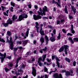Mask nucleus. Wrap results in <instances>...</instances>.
Segmentation results:
<instances>
[{
    "label": "nucleus",
    "mask_w": 78,
    "mask_h": 78,
    "mask_svg": "<svg viewBox=\"0 0 78 78\" xmlns=\"http://www.w3.org/2000/svg\"><path fill=\"white\" fill-rule=\"evenodd\" d=\"M40 11L41 12H40L39 11L37 12V13L39 15H41V16H43V15H44L45 16V12H47L48 10H47V7L46 6H44V8H43V10L42 11V9L41 8H40Z\"/></svg>",
    "instance_id": "obj_1"
},
{
    "label": "nucleus",
    "mask_w": 78,
    "mask_h": 78,
    "mask_svg": "<svg viewBox=\"0 0 78 78\" xmlns=\"http://www.w3.org/2000/svg\"><path fill=\"white\" fill-rule=\"evenodd\" d=\"M6 42L10 44V48L11 50H12L13 49V47H14V45H13V43H14V42L12 41V37H10V41H9V39H7Z\"/></svg>",
    "instance_id": "obj_2"
},
{
    "label": "nucleus",
    "mask_w": 78,
    "mask_h": 78,
    "mask_svg": "<svg viewBox=\"0 0 78 78\" xmlns=\"http://www.w3.org/2000/svg\"><path fill=\"white\" fill-rule=\"evenodd\" d=\"M28 17V15L27 14H24L21 15H20L19 17V20L20 21L22 20L23 19H26Z\"/></svg>",
    "instance_id": "obj_3"
},
{
    "label": "nucleus",
    "mask_w": 78,
    "mask_h": 78,
    "mask_svg": "<svg viewBox=\"0 0 78 78\" xmlns=\"http://www.w3.org/2000/svg\"><path fill=\"white\" fill-rule=\"evenodd\" d=\"M12 23V20H11V19H9L8 20H7V23H6L3 24V25L5 27H6L8 26V24L11 25Z\"/></svg>",
    "instance_id": "obj_4"
},
{
    "label": "nucleus",
    "mask_w": 78,
    "mask_h": 78,
    "mask_svg": "<svg viewBox=\"0 0 78 78\" xmlns=\"http://www.w3.org/2000/svg\"><path fill=\"white\" fill-rule=\"evenodd\" d=\"M6 54L5 53H4V55H3V54H2V53H0V55L1 56H2L1 57H0V59H1V62H2V63L3 62V61L5 58H6Z\"/></svg>",
    "instance_id": "obj_5"
},
{
    "label": "nucleus",
    "mask_w": 78,
    "mask_h": 78,
    "mask_svg": "<svg viewBox=\"0 0 78 78\" xmlns=\"http://www.w3.org/2000/svg\"><path fill=\"white\" fill-rule=\"evenodd\" d=\"M33 16L34 19L35 20H39V19H40L41 18V16L39 15H38L37 16L36 15H34Z\"/></svg>",
    "instance_id": "obj_6"
},
{
    "label": "nucleus",
    "mask_w": 78,
    "mask_h": 78,
    "mask_svg": "<svg viewBox=\"0 0 78 78\" xmlns=\"http://www.w3.org/2000/svg\"><path fill=\"white\" fill-rule=\"evenodd\" d=\"M29 33V30H27L26 34H24L23 33H22V36H23L24 37V39H26L27 38V37H25V36H26L27 37H28V34Z\"/></svg>",
    "instance_id": "obj_7"
},
{
    "label": "nucleus",
    "mask_w": 78,
    "mask_h": 78,
    "mask_svg": "<svg viewBox=\"0 0 78 78\" xmlns=\"http://www.w3.org/2000/svg\"><path fill=\"white\" fill-rule=\"evenodd\" d=\"M32 73L33 75H34V76H36V71L34 67H32Z\"/></svg>",
    "instance_id": "obj_8"
},
{
    "label": "nucleus",
    "mask_w": 78,
    "mask_h": 78,
    "mask_svg": "<svg viewBox=\"0 0 78 78\" xmlns=\"http://www.w3.org/2000/svg\"><path fill=\"white\" fill-rule=\"evenodd\" d=\"M36 25L35 26L36 28H37V33H39V27H38L39 26V23L37 22L36 23Z\"/></svg>",
    "instance_id": "obj_9"
},
{
    "label": "nucleus",
    "mask_w": 78,
    "mask_h": 78,
    "mask_svg": "<svg viewBox=\"0 0 78 78\" xmlns=\"http://www.w3.org/2000/svg\"><path fill=\"white\" fill-rule=\"evenodd\" d=\"M40 34L42 36H44L45 35V34L44 33V31L42 30V28H41L40 30Z\"/></svg>",
    "instance_id": "obj_10"
},
{
    "label": "nucleus",
    "mask_w": 78,
    "mask_h": 78,
    "mask_svg": "<svg viewBox=\"0 0 78 78\" xmlns=\"http://www.w3.org/2000/svg\"><path fill=\"white\" fill-rule=\"evenodd\" d=\"M55 59H56V61H57V64L58 66V68H59L60 65H59V62H58V61H59V58H58L57 57H56V58Z\"/></svg>",
    "instance_id": "obj_11"
},
{
    "label": "nucleus",
    "mask_w": 78,
    "mask_h": 78,
    "mask_svg": "<svg viewBox=\"0 0 78 78\" xmlns=\"http://www.w3.org/2000/svg\"><path fill=\"white\" fill-rule=\"evenodd\" d=\"M71 29L72 33L73 34H75V30H73V26L72 24L71 25Z\"/></svg>",
    "instance_id": "obj_12"
},
{
    "label": "nucleus",
    "mask_w": 78,
    "mask_h": 78,
    "mask_svg": "<svg viewBox=\"0 0 78 78\" xmlns=\"http://www.w3.org/2000/svg\"><path fill=\"white\" fill-rule=\"evenodd\" d=\"M40 41L41 42V44H43L44 42V37H41L40 39Z\"/></svg>",
    "instance_id": "obj_13"
},
{
    "label": "nucleus",
    "mask_w": 78,
    "mask_h": 78,
    "mask_svg": "<svg viewBox=\"0 0 78 78\" xmlns=\"http://www.w3.org/2000/svg\"><path fill=\"white\" fill-rule=\"evenodd\" d=\"M50 39L51 42H54V41H55V40H56L55 38L53 37H50Z\"/></svg>",
    "instance_id": "obj_14"
},
{
    "label": "nucleus",
    "mask_w": 78,
    "mask_h": 78,
    "mask_svg": "<svg viewBox=\"0 0 78 78\" xmlns=\"http://www.w3.org/2000/svg\"><path fill=\"white\" fill-rule=\"evenodd\" d=\"M17 19V17L15 15H14L12 18V20L13 21L16 20V19Z\"/></svg>",
    "instance_id": "obj_15"
},
{
    "label": "nucleus",
    "mask_w": 78,
    "mask_h": 78,
    "mask_svg": "<svg viewBox=\"0 0 78 78\" xmlns=\"http://www.w3.org/2000/svg\"><path fill=\"white\" fill-rule=\"evenodd\" d=\"M64 46L62 47L59 50V53H60V52H62V51H64Z\"/></svg>",
    "instance_id": "obj_16"
},
{
    "label": "nucleus",
    "mask_w": 78,
    "mask_h": 78,
    "mask_svg": "<svg viewBox=\"0 0 78 78\" xmlns=\"http://www.w3.org/2000/svg\"><path fill=\"white\" fill-rule=\"evenodd\" d=\"M71 8L72 9V10H73V11L74 14H75V13L76 12V9H75L74 7L72 6Z\"/></svg>",
    "instance_id": "obj_17"
},
{
    "label": "nucleus",
    "mask_w": 78,
    "mask_h": 78,
    "mask_svg": "<svg viewBox=\"0 0 78 78\" xmlns=\"http://www.w3.org/2000/svg\"><path fill=\"white\" fill-rule=\"evenodd\" d=\"M45 38L46 40V44H48V37L46 35H45Z\"/></svg>",
    "instance_id": "obj_18"
},
{
    "label": "nucleus",
    "mask_w": 78,
    "mask_h": 78,
    "mask_svg": "<svg viewBox=\"0 0 78 78\" xmlns=\"http://www.w3.org/2000/svg\"><path fill=\"white\" fill-rule=\"evenodd\" d=\"M46 56H47V55L45 54L44 55H43L42 56L43 62H44V60H45V58H46Z\"/></svg>",
    "instance_id": "obj_19"
},
{
    "label": "nucleus",
    "mask_w": 78,
    "mask_h": 78,
    "mask_svg": "<svg viewBox=\"0 0 78 78\" xmlns=\"http://www.w3.org/2000/svg\"><path fill=\"white\" fill-rule=\"evenodd\" d=\"M23 42V46H25L26 44H27L28 42V41L26 40V41H22Z\"/></svg>",
    "instance_id": "obj_20"
},
{
    "label": "nucleus",
    "mask_w": 78,
    "mask_h": 78,
    "mask_svg": "<svg viewBox=\"0 0 78 78\" xmlns=\"http://www.w3.org/2000/svg\"><path fill=\"white\" fill-rule=\"evenodd\" d=\"M58 1V2L59 3H58L56 2V3L57 5L58 6H59V7H60V8H61V5L60 4V1H59V0H57Z\"/></svg>",
    "instance_id": "obj_21"
},
{
    "label": "nucleus",
    "mask_w": 78,
    "mask_h": 78,
    "mask_svg": "<svg viewBox=\"0 0 78 78\" xmlns=\"http://www.w3.org/2000/svg\"><path fill=\"white\" fill-rule=\"evenodd\" d=\"M68 40H69V41H71V43H72V44L74 43V42H73V41L72 40V38H71V37L68 38Z\"/></svg>",
    "instance_id": "obj_22"
},
{
    "label": "nucleus",
    "mask_w": 78,
    "mask_h": 78,
    "mask_svg": "<svg viewBox=\"0 0 78 78\" xmlns=\"http://www.w3.org/2000/svg\"><path fill=\"white\" fill-rule=\"evenodd\" d=\"M53 77L55 78H58V73H56L54 74L53 76Z\"/></svg>",
    "instance_id": "obj_23"
},
{
    "label": "nucleus",
    "mask_w": 78,
    "mask_h": 78,
    "mask_svg": "<svg viewBox=\"0 0 78 78\" xmlns=\"http://www.w3.org/2000/svg\"><path fill=\"white\" fill-rule=\"evenodd\" d=\"M22 72H23V71H22L21 70H18V74H17L18 75H20V73H22Z\"/></svg>",
    "instance_id": "obj_24"
},
{
    "label": "nucleus",
    "mask_w": 78,
    "mask_h": 78,
    "mask_svg": "<svg viewBox=\"0 0 78 78\" xmlns=\"http://www.w3.org/2000/svg\"><path fill=\"white\" fill-rule=\"evenodd\" d=\"M65 60H66V61L68 62L69 63H70V59L68 58H65Z\"/></svg>",
    "instance_id": "obj_25"
},
{
    "label": "nucleus",
    "mask_w": 78,
    "mask_h": 78,
    "mask_svg": "<svg viewBox=\"0 0 78 78\" xmlns=\"http://www.w3.org/2000/svg\"><path fill=\"white\" fill-rule=\"evenodd\" d=\"M73 41L74 42H78V38H74L73 39Z\"/></svg>",
    "instance_id": "obj_26"
},
{
    "label": "nucleus",
    "mask_w": 78,
    "mask_h": 78,
    "mask_svg": "<svg viewBox=\"0 0 78 78\" xmlns=\"http://www.w3.org/2000/svg\"><path fill=\"white\" fill-rule=\"evenodd\" d=\"M31 55V52H28L26 54V55L27 56H26V57L28 56V55Z\"/></svg>",
    "instance_id": "obj_27"
},
{
    "label": "nucleus",
    "mask_w": 78,
    "mask_h": 78,
    "mask_svg": "<svg viewBox=\"0 0 78 78\" xmlns=\"http://www.w3.org/2000/svg\"><path fill=\"white\" fill-rule=\"evenodd\" d=\"M64 47L65 50H67V49H68L69 48V46L67 45H64Z\"/></svg>",
    "instance_id": "obj_28"
},
{
    "label": "nucleus",
    "mask_w": 78,
    "mask_h": 78,
    "mask_svg": "<svg viewBox=\"0 0 78 78\" xmlns=\"http://www.w3.org/2000/svg\"><path fill=\"white\" fill-rule=\"evenodd\" d=\"M66 8L65 9L64 11H65V12L66 14H68V11H67V8H66V6H65Z\"/></svg>",
    "instance_id": "obj_29"
},
{
    "label": "nucleus",
    "mask_w": 78,
    "mask_h": 78,
    "mask_svg": "<svg viewBox=\"0 0 78 78\" xmlns=\"http://www.w3.org/2000/svg\"><path fill=\"white\" fill-rule=\"evenodd\" d=\"M11 5H12V6H13V7H14V6H16V4H15V3H14L12 2H11Z\"/></svg>",
    "instance_id": "obj_30"
},
{
    "label": "nucleus",
    "mask_w": 78,
    "mask_h": 78,
    "mask_svg": "<svg viewBox=\"0 0 78 78\" xmlns=\"http://www.w3.org/2000/svg\"><path fill=\"white\" fill-rule=\"evenodd\" d=\"M66 76H68V75H70V72L67 71L66 73Z\"/></svg>",
    "instance_id": "obj_31"
},
{
    "label": "nucleus",
    "mask_w": 78,
    "mask_h": 78,
    "mask_svg": "<svg viewBox=\"0 0 78 78\" xmlns=\"http://www.w3.org/2000/svg\"><path fill=\"white\" fill-rule=\"evenodd\" d=\"M57 38L58 39H60L61 38V34L60 33L58 34V35L57 36Z\"/></svg>",
    "instance_id": "obj_32"
},
{
    "label": "nucleus",
    "mask_w": 78,
    "mask_h": 78,
    "mask_svg": "<svg viewBox=\"0 0 78 78\" xmlns=\"http://www.w3.org/2000/svg\"><path fill=\"white\" fill-rule=\"evenodd\" d=\"M57 56H56L55 55H52V60H53V59H55V58H56V57Z\"/></svg>",
    "instance_id": "obj_33"
},
{
    "label": "nucleus",
    "mask_w": 78,
    "mask_h": 78,
    "mask_svg": "<svg viewBox=\"0 0 78 78\" xmlns=\"http://www.w3.org/2000/svg\"><path fill=\"white\" fill-rule=\"evenodd\" d=\"M0 41L3 42H5V41L3 39H1V37H0Z\"/></svg>",
    "instance_id": "obj_34"
},
{
    "label": "nucleus",
    "mask_w": 78,
    "mask_h": 78,
    "mask_svg": "<svg viewBox=\"0 0 78 78\" xmlns=\"http://www.w3.org/2000/svg\"><path fill=\"white\" fill-rule=\"evenodd\" d=\"M7 34L8 36H11V32L9 31H8L7 32Z\"/></svg>",
    "instance_id": "obj_35"
},
{
    "label": "nucleus",
    "mask_w": 78,
    "mask_h": 78,
    "mask_svg": "<svg viewBox=\"0 0 78 78\" xmlns=\"http://www.w3.org/2000/svg\"><path fill=\"white\" fill-rule=\"evenodd\" d=\"M1 8H2V11L3 12L4 11V9H6V8L4 7H3V6H1Z\"/></svg>",
    "instance_id": "obj_36"
},
{
    "label": "nucleus",
    "mask_w": 78,
    "mask_h": 78,
    "mask_svg": "<svg viewBox=\"0 0 78 78\" xmlns=\"http://www.w3.org/2000/svg\"><path fill=\"white\" fill-rule=\"evenodd\" d=\"M8 65L9 66H10V67H12V66H13V65H12V64L11 63H9L8 64Z\"/></svg>",
    "instance_id": "obj_37"
},
{
    "label": "nucleus",
    "mask_w": 78,
    "mask_h": 78,
    "mask_svg": "<svg viewBox=\"0 0 78 78\" xmlns=\"http://www.w3.org/2000/svg\"><path fill=\"white\" fill-rule=\"evenodd\" d=\"M5 70L6 72H8V71H9V69H8V68H5Z\"/></svg>",
    "instance_id": "obj_38"
},
{
    "label": "nucleus",
    "mask_w": 78,
    "mask_h": 78,
    "mask_svg": "<svg viewBox=\"0 0 78 78\" xmlns=\"http://www.w3.org/2000/svg\"><path fill=\"white\" fill-rule=\"evenodd\" d=\"M46 60L48 62H51V59H48V58H47L46 59Z\"/></svg>",
    "instance_id": "obj_39"
},
{
    "label": "nucleus",
    "mask_w": 78,
    "mask_h": 78,
    "mask_svg": "<svg viewBox=\"0 0 78 78\" xmlns=\"http://www.w3.org/2000/svg\"><path fill=\"white\" fill-rule=\"evenodd\" d=\"M44 72H47V71H48V69H47V68L46 67H44Z\"/></svg>",
    "instance_id": "obj_40"
},
{
    "label": "nucleus",
    "mask_w": 78,
    "mask_h": 78,
    "mask_svg": "<svg viewBox=\"0 0 78 78\" xmlns=\"http://www.w3.org/2000/svg\"><path fill=\"white\" fill-rule=\"evenodd\" d=\"M30 4L28 5V6L29 7V8H31V3L30 2L29 3Z\"/></svg>",
    "instance_id": "obj_41"
},
{
    "label": "nucleus",
    "mask_w": 78,
    "mask_h": 78,
    "mask_svg": "<svg viewBox=\"0 0 78 78\" xmlns=\"http://www.w3.org/2000/svg\"><path fill=\"white\" fill-rule=\"evenodd\" d=\"M73 34H72L70 33H68L67 34V35L68 36H73Z\"/></svg>",
    "instance_id": "obj_42"
},
{
    "label": "nucleus",
    "mask_w": 78,
    "mask_h": 78,
    "mask_svg": "<svg viewBox=\"0 0 78 78\" xmlns=\"http://www.w3.org/2000/svg\"><path fill=\"white\" fill-rule=\"evenodd\" d=\"M58 78H62V75L61 74H60L58 76Z\"/></svg>",
    "instance_id": "obj_43"
},
{
    "label": "nucleus",
    "mask_w": 78,
    "mask_h": 78,
    "mask_svg": "<svg viewBox=\"0 0 78 78\" xmlns=\"http://www.w3.org/2000/svg\"><path fill=\"white\" fill-rule=\"evenodd\" d=\"M51 2H50V3H55V0H50Z\"/></svg>",
    "instance_id": "obj_44"
},
{
    "label": "nucleus",
    "mask_w": 78,
    "mask_h": 78,
    "mask_svg": "<svg viewBox=\"0 0 78 78\" xmlns=\"http://www.w3.org/2000/svg\"><path fill=\"white\" fill-rule=\"evenodd\" d=\"M62 31L63 33H66L67 32L66 30H65L64 29H62Z\"/></svg>",
    "instance_id": "obj_45"
},
{
    "label": "nucleus",
    "mask_w": 78,
    "mask_h": 78,
    "mask_svg": "<svg viewBox=\"0 0 78 78\" xmlns=\"http://www.w3.org/2000/svg\"><path fill=\"white\" fill-rule=\"evenodd\" d=\"M47 47H45V48L44 49H42V50L43 51H46V50H47Z\"/></svg>",
    "instance_id": "obj_46"
},
{
    "label": "nucleus",
    "mask_w": 78,
    "mask_h": 78,
    "mask_svg": "<svg viewBox=\"0 0 78 78\" xmlns=\"http://www.w3.org/2000/svg\"><path fill=\"white\" fill-rule=\"evenodd\" d=\"M38 62L39 63V65L40 66H42V63L39 62V61H38Z\"/></svg>",
    "instance_id": "obj_47"
},
{
    "label": "nucleus",
    "mask_w": 78,
    "mask_h": 78,
    "mask_svg": "<svg viewBox=\"0 0 78 78\" xmlns=\"http://www.w3.org/2000/svg\"><path fill=\"white\" fill-rule=\"evenodd\" d=\"M20 59H21V57H20L17 59L16 61H20Z\"/></svg>",
    "instance_id": "obj_48"
},
{
    "label": "nucleus",
    "mask_w": 78,
    "mask_h": 78,
    "mask_svg": "<svg viewBox=\"0 0 78 78\" xmlns=\"http://www.w3.org/2000/svg\"><path fill=\"white\" fill-rule=\"evenodd\" d=\"M64 52L65 53V55H67V54H68V53H67V51L66 50H65Z\"/></svg>",
    "instance_id": "obj_49"
},
{
    "label": "nucleus",
    "mask_w": 78,
    "mask_h": 78,
    "mask_svg": "<svg viewBox=\"0 0 78 78\" xmlns=\"http://www.w3.org/2000/svg\"><path fill=\"white\" fill-rule=\"evenodd\" d=\"M18 50V48H14V51H17Z\"/></svg>",
    "instance_id": "obj_50"
},
{
    "label": "nucleus",
    "mask_w": 78,
    "mask_h": 78,
    "mask_svg": "<svg viewBox=\"0 0 78 78\" xmlns=\"http://www.w3.org/2000/svg\"><path fill=\"white\" fill-rule=\"evenodd\" d=\"M4 14V16H8V14H6V12H3Z\"/></svg>",
    "instance_id": "obj_51"
},
{
    "label": "nucleus",
    "mask_w": 78,
    "mask_h": 78,
    "mask_svg": "<svg viewBox=\"0 0 78 78\" xmlns=\"http://www.w3.org/2000/svg\"><path fill=\"white\" fill-rule=\"evenodd\" d=\"M53 33L54 34H56V30H55V29H54V30H53Z\"/></svg>",
    "instance_id": "obj_52"
},
{
    "label": "nucleus",
    "mask_w": 78,
    "mask_h": 78,
    "mask_svg": "<svg viewBox=\"0 0 78 78\" xmlns=\"http://www.w3.org/2000/svg\"><path fill=\"white\" fill-rule=\"evenodd\" d=\"M17 44H22V41H18Z\"/></svg>",
    "instance_id": "obj_53"
},
{
    "label": "nucleus",
    "mask_w": 78,
    "mask_h": 78,
    "mask_svg": "<svg viewBox=\"0 0 78 78\" xmlns=\"http://www.w3.org/2000/svg\"><path fill=\"white\" fill-rule=\"evenodd\" d=\"M61 72L62 73H64V72H66V70H61Z\"/></svg>",
    "instance_id": "obj_54"
},
{
    "label": "nucleus",
    "mask_w": 78,
    "mask_h": 78,
    "mask_svg": "<svg viewBox=\"0 0 78 78\" xmlns=\"http://www.w3.org/2000/svg\"><path fill=\"white\" fill-rule=\"evenodd\" d=\"M76 62L74 61L73 62V65L74 66H75L76 65Z\"/></svg>",
    "instance_id": "obj_55"
},
{
    "label": "nucleus",
    "mask_w": 78,
    "mask_h": 78,
    "mask_svg": "<svg viewBox=\"0 0 78 78\" xmlns=\"http://www.w3.org/2000/svg\"><path fill=\"white\" fill-rule=\"evenodd\" d=\"M56 70H57L56 68H55L54 69V71H52V72H55Z\"/></svg>",
    "instance_id": "obj_56"
},
{
    "label": "nucleus",
    "mask_w": 78,
    "mask_h": 78,
    "mask_svg": "<svg viewBox=\"0 0 78 78\" xmlns=\"http://www.w3.org/2000/svg\"><path fill=\"white\" fill-rule=\"evenodd\" d=\"M60 23V21H57V25H59V23Z\"/></svg>",
    "instance_id": "obj_57"
},
{
    "label": "nucleus",
    "mask_w": 78,
    "mask_h": 78,
    "mask_svg": "<svg viewBox=\"0 0 78 78\" xmlns=\"http://www.w3.org/2000/svg\"><path fill=\"white\" fill-rule=\"evenodd\" d=\"M29 12L30 14H33V12H32L31 11H30Z\"/></svg>",
    "instance_id": "obj_58"
},
{
    "label": "nucleus",
    "mask_w": 78,
    "mask_h": 78,
    "mask_svg": "<svg viewBox=\"0 0 78 78\" xmlns=\"http://www.w3.org/2000/svg\"><path fill=\"white\" fill-rule=\"evenodd\" d=\"M69 17L70 19H72L73 18V17L70 15L69 16Z\"/></svg>",
    "instance_id": "obj_59"
},
{
    "label": "nucleus",
    "mask_w": 78,
    "mask_h": 78,
    "mask_svg": "<svg viewBox=\"0 0 78 78\" xmlns=\"http://www.w3.org/2000/svg\"><path fill=\"white\" fill-rule=\"evenodd\" d=\"M45 78H48V75L47 74H45Z\"/></svg>",
    "instance_id": "obj_60"
},
{
    "label": "nucleus",
    "mask_w": 78,
    "mask_h": 78,
    "mask_svg": "<svg viewBox=\"0 0 78 78\" xmlns=\"http://www.w3.org/2000/svg\"><path fill=\"white\" fill-rule=\"evenodd\" d=\"M70 72L71 73H73V70H72V69H70Z\"/></svg>",
    "instance_id": "obj_61"
},
{
    "label": "nucleus",
    "mask_w": 78,
    "mask_h": 78,
    "mask_svg": "<svg viewBox=\"0 0 78 78\" xmlns=\"http://www.w3.org/2000/svg\"><path fill=\"white\" fill-rule=\"evenodd\" d=\"M7 58H8V59H11V56H10L7 57Z\"/></svg>",
    "instance_id": "obj_62"
},
{
    "label": "nucleus",
    "mask_w": 78,
    "mask_h": 78,
    "mask_svg": "<svg viewBox=\"0 0 78 78\" xmlns=\"http://www.w3.org/2000/svg\"><path fill=\"white\" fill-rule=\"evenodd\" d=\"M49 27L50 28H51V29H53V27H52V26H49Z\"/></svg>",
    "instance_id": "obj_63"
},
{
    "label": "nucleus",
    "mask_w": 78,
    "mask_h": 78,
    "mask_svg": "<svg viewBox=\"0 0 78 78\" xmlns=\"http://www.w3.org/2000/svg\"><path fill=\"white\" fill-rule=\"evenodd\" d=\"M34 8L35 9H37V5H34Z\"/></svg>",
    "instance_id": "obj_64"
}]
</instances>
